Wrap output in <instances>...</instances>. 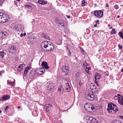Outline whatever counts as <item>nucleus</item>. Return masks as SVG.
Masks as SVG:
<instances>
[{"mask_svg": "<svg viewBox=\"0 0 123 123\" xmlns=\"http://www.w3.org/2000/svg\"><path fill=\"white\" fill-rule=\"evenodd\" d=\"M41 47L43 50L45 51L44 48L46 49V51H52L54 49V44L51 42L47 41H44L42 43Z\"/></svg>", "mask_w": 123, "mask_h": 123, "instance_id": "1", "label": "nucleus"}, {"mask_svg": "<svg viewBox=\"0 0 123 123\" xmlns=\"http://www.w3.org/2000/svg\"><path fill=\"white\" fill-rule=\"evenodd\" d=\"M107 110L109 113L115 112L118 111L116 105L112 103L108 104Z\"/></svg>", "mask_w": 123, "mask_h": 123, "instance_id": "2", "label": "nucleus"}, {"mask_svg": "<svg viewBox=\"0 0 123 123\" xmlns=\"http://www.w3.org/2000/svg\"><path fill=\"white\" fill-rule=\"evenodd\" d=\"M95 95L92 92H90L86 94V98L89 100H92L94 99Z\"/></svg>", "mask_w": 123, "mask_h": 123, "instance_id": "3", "label": "nucleus"}, {"mask_svg": "<svg viewBox=\"0 0 123 123\" xmlns=\"http://www.w3.org/2000/svg\"><path fill=\"white\" fill-rule=\"evenodd\" d=\"M94 14L97 17L100 18L103 17V12L101 10H96L94 12Z\"/></svg>", "mask_w": 123, "mask_h": 123, "instance_id": "4", "label": "nucleus"}, {"mask_svg": "<svg viewBox=\"0 0 123 123\" xmlns=\"http://www.w3.org/2000/svg\"><path fill=\"white\" fill-rule=\"evenodd\" d=\"M9 19V18L8 14H6L3 13L1 21L2 23H4L8 21Z\"/></svg>", "mask_w": 123, "mask_h": 123, "instance_id": "5", "label": "nucleus"}, {"mask_svg": "<svg viewBox=\"0 0 123 123\" xmlns=\"http://www.w3.org/2000/svg\"><path fill=\"white\" fill-rule=\"evenodd\" d=\"M9 53L11 55L15 53L16 50V46H12L9 47L8 49Z\"/></svg>", "mask_w": 123, "mask_h": 123, "instance_id": "6", "label": "nucleus"}, {"mask_svg": "<svg viewBox=\"0 0 123 123\" xmlns=\"http://www.w3.org/2000/svg\"><path fill=\"white\" fill-rule=\"evenodd\" d=\"M62 70L63 73H64L65 75H67L68 74L69 72L68 68V66H65L64 67L63 66L62 68Z\"/></svg>", "mask_w": 123, "mask_h": 123, "instance_id": "7", "label": "nucleus"}, {"mask_svg": "<svg viewBox=\"0 0 123 123\" xmlns=\"http://www.w3.org/2000/svg\"><path fill=\"white\" fill-rule=\"evenodd\" d=\"M14 28L17 31H22L24 29V27L23 25L19 24L15 26Z\"/></svg>", "mask_w": 123, "mask_h": 123, "instance_id": "8", "label": "nucleus"}, {"mask_svg": "<svg viewBox=\"0 0 123 123\" xmlns=\"http://www.w3.org/2000/svg\"><path fill=\"white\" fill-rule=\"evenodd\" d=\"M35 39L33 36H30L27 38L26 40L28 41L29 43H33V42L35 40Z\"/></svg>", "mask_w": 123, "mask_h": 123, "instance_id": "9", "label": "nucleus"}, {"mask_svg": "<svg viewBox=\"0 0 123 123\" xmlns=\"http://www.w3.org/2000/svg\"><path fill=\"white\" fill-rule=\"evenodd\" d=\"M88 121L89 122L92 123H98V122L97 120L92 117H89Z\"/></svg>", "mask_w": 123, "mask_h": 123, "instance_id": "10", "label": "nucleus"}, {"mask_svg": "<svg viewBox=\"0 0 123 123\" xmlns=\"http://www.w3.org/2000/svg\"><path fill=\"white\" fill-rule=\"evenodd\" d=\"M57 24H59V26L63 27H64V22L63 20H58V19L56 20Z\"/></svg>", "mask_w": 123, "mask_h": 123, "instance_id": "11", "label": "nucleus"}, {"mask_svg": "<svg viewBox=\"0 0 123 123\" xmlns=\"http://www.w3.org/2000/svg\"><path fill=\"white\" fill-rule=\"evenodd\" d=\"M41 66L43 68H45V69H48L49 68V67L48 65L47 62H42Z\"/></svg>", "mask_w": 123, "mask_h": 123, "instance_id": "12", "label": "nucleus"}, {"mask_svg": "<svg viewBox=\"0 0 123 123\" xmlns=\"http://www.w3.org/2000/svg\"><path fill=\"white\" fill-rule=\"evenodd\" d=\"M45 72V71L44 70H42L41 69H37L36 71V74L39 75L43 74Z\"/></svg>", "mask_w": 123, "mask_h": 123, "instance_id": "13", "label": "nucleus"}, {"mask_svg": "<svg viewBox=\"0 0 123 123\" xmlns=\"http://www.w3.org/2000/svg\"><path fill=\"white\" fill-rule=\"evenodd\" d=\"M101 75L99 73H96L95 74L94 78L96 80H98L102 78Z\"/></svg>", "mask_w": 123, "mask_h": 123, "instance_id": "14", "label": "nucleus"}, {"mask_svg": "<svg viewBox=\"0 0 123 123\" xmlns=\"http://www.w3.org/2000/svg\"><path fill=\"white\" fill-rule=\"evenodd\" d=\"M52 105L50 104H46L45 105L44 108L46 110H49L52 108Z\"/></svg>", "mask_w": 123, "mask_h": 123, "instance_id": "15", "label": "nucleus"}, {"mask_svg": "<svg viewBox=\"0 0 123 123\" xmlns=\"http://www.w3.org/2000/svg\"><path fill=\"white\" fill-rule=\"evenodd\" d=\"M54 86V85L53 83H50L47 86V89L49 90H50L52 89H53Z\"/></svg>", "mask_w": 123, "mask_h": 123, "instance_id": "16", "label": "nucleus"}, {"mask_svg": "<svg viewBox=\"0 0 123 123\" xmlns=\"http://www.w3.org/2000/svg\"><path fill=\"white\" fill-rule=\"evenodd\" d=\"M91 106L88 105L87 104H86L85 105L84 108L85 109L91 112Z\"/></svg>", "mask_w": 123, "mask_h": 123, "instance_id": "17", "label": "nucleus"}, {"mask_svg": "<svg viewBox=\"0 0 123 123\" xmlns=\"http://www.w3.org/2000/svg\"><path fill=\"white\" fill-rule=\"evenodd\" d=\"M58 90L60 94H62L63 93L64 89L62 87V85H61L59 86L58 88Z\"/></svg>", "mask_w": 123, "mask_h": 123, "instance_id": "18", "label": "nucleus"}, {"mask_svg": "<svg viewBox=\"0 0 123 123\" xmlns=\"http://www.w3.org/2000/svg\"><path fill=\"white\" fill-rule=\"evenodd\" d=\"M38 2L40 4L42 5H46L47 4V2L43 0H39Z\"/></svg>", "mask_w": 123, "mask_h": 123, "instance_id": "19", "label": "nucleus"}, {"mask_svg": "<svg viewBox=\"0 0 123 123\" xmlns=\"http://www.w3.org/2000/svg\"><path fill=\"white\" fill-rule=\"evenodd\" d=\"M66 86L65 87V89L68 91V92H69L71 89V87L68 83H66Z\"/></svg>", "mask_w": 123, "mask_h": 123, "instance_id": "20", "label": "nucleus"}, {"mask_svg": "<svg viewBox=\"0 0 123 123\" xmlns=\"http://www.w3.org/2000/svg\"><path fill=\"white\" fill-rule=\"evenodd\" d=\"M118 101L120 104L123 105V98L122 97H121V98L119 97Z\"/></svg>", "mask_w": 123, "mask_h": 123, "instance_id": "21", "label": "nucleus"}, {"mask_svg": "<svg viewBox=\"0 0 123 123\" xmlns=\"http://www.w3.org/2000/svg\"><path fill=\"white\" fill-rule=\"evenodd\" d=\"M2 98L3 100L5 101L9 98L10 97L9 95L6 94L4 95Z\"/></svg>", "mask_w": 123, "mask_h": 123, "instance_id": "22", "label": "nucleus"}, {"mask_svg": "<svg viewBox=\"0 0 123 123\" xmlns=\"http://www.w3.org/2000/svg\"><path fill=\"white\" fill-rule=\"evenodd\" d=\"M35 75V73H34L33 71L31 70L30 72L29 76L31 78H32Z\"/></svg>", "mask_w": 123, "mask_h": 123, "instance_id": "23", "label": "nucleus"}, {"mask_svg": "<svg viewBox=\"0 0 123 123\" xmlns=\"http://www.w3.org/2000/svg\"><path fill=\"white\" fill-rule=\"evenodd\" d=\"M30 70V68H28L27 67L25 68L24 71V75L25 77L26 76V74Z\"/></svg>", "mask_w": 123, "mask_h": 123, "instance_id": "24", "label": "nucleus"}, {"mask_svg": "<svg viewBox=\"0 0 123 123\" xmlns=\"http://www.w3.org/2000/svg\"><path fill=\"white\" fill-rule=\"evenodd\" d=\"M85 68V71L88 74H90L91 73L89 70L91 69V68L90 67H89L87 68Z\"/></svg>", "mask_w": 123, "mask_h": 123, "instance_id": "25", "label": "nucleus"}, {"mask_svg": "<svg viewBox=\"0 0 123 123\" xmlns=\"http://www.w3.org/2000/svg\"><path fill=\"white\" fill-rule=\"evenodd\" d=\"M6 54V53L4 52L3 51H0V56H1V57L2 58H3L4 57V55Z\"/></svg>", "mask_w": 123, "mask_h": 123, "instance_id": "26", "label": "nucleus"}, {"mask_svg": "<svg viewBox=\"0 0 123 123\" xmlns=\"http://www.w3.org/2000/svg\"><path fill=\"white\" fill-rule=\"evenodd\" d=\"M32 115L34 116H37L38 114V111L37 110H34L32 112Z\"/></svg>", "mask_w": 123, "mask_h": 123, "instance_id": "27", "label": "nucleus"}, {"mask_svg": "<svg viewBox=\"0 0 123 123\" xmlns=\"http://www.w3.org/2000/svg\"><path fill=\"white\" fill-rule=\"evenodd\" d=\"M42 36L43 38L45 39H49V37L46 34H43Z\"/></svg>", "mask_w": 123, "mask_h": 123, "instance_id": "28", "label": "nucleus"}, {"mask_svg": "<svg viewBox=\"0 0 123 123\" xmlns=\"http://www.w3.org/2000/svg\"><path fill=\"white\" fill-rule=\"evenodd\" d=\"M111 123H122L121 121L119 120H115L112 121Z\"/></svg>", "mask_w": 123, "mask_h": 123, "instance_id": "29", "label": "nucleus"}, {"mask_svg": "<svg viewBox=\"0 0 123 123\" xmlns=\"http://www.w3.org/2000/svg\"><path fill=\"white\" fill-rule=\"evenodd\" d=\"M83 66L84 68H87L90 67L89 64L86 63V62H84L83 64Z\"/></svg>", "mask_w": 123, "mask_h": 123, "instance_id": "30", "label": "nucleus"}, {"mask_svg": "<svg viewBox=\"0 0 123 123\" xmlns=\"http://www.w3.org/2000/svg\"><path fill=\"white\" fill-rule=\"evenodd\" d=\"M7 34V33L6 32H3V35H2V37L1 38L3 39L4 38H6V35Z\"/></svg>", "mask_w": 123, "mask_h": 123, "instance_id": "31", "label": "nucleus"}, {"mask_svg": "<svg viewBox=\"0 0 123 123\" xmlns=\"http://www.w3.org/2000/svg\"><path fill=\"white\" fill-rule=\"evenodd\" d=\"M118 34L120 37L121 38H123V31L119 32H118Z\"/></svg>", "mask_w": 123, "mask_h": 123, "instance_id": "32", "label": "nucleus"}, {"mask_svg": "<svg viewBox=\"0 0 123 123\" xmlns=\"http://www.w3.org/2000/svg\"><path fill=\"white\" fill-rule=\"evenodd\" d=\"M80 48L81 50V53L82 54V55H85L86 52L81 47H80Z\"/></svg>", "mask_w": 123, "mask_h": 123, "instance_id": "33", "label": "nucleus"}, {"mask_svg": "<svg viewBox=\"0 0 123 123\" xmlns=\"http://www.w3.org/2000/svg\"><path fill=\"white\" fill-rule=\"evenodd\" d=\"M116 31H115V29L114 28L112 29V31L111 32V34H116Z\"/></svg>", "mask_w": 123, "mask_h": 123, "instance_id": "34", "label": "nucleus"}, {"mask_svg": "<svg viewBox=\"0 0 123 123\" xmlns=\"http://www.w3.org/2000/svg\"><path fill=\"white\" fill-rule=\"evenodd\" d=\"M10 109V108L8 106H7L5 108V111L6 113L8 111V110Z\"/></svg>", "mask_w": 123, "mask_h": 123, "instance_id": "35", "label": "nucleus"}, {"mask_svg": "<svg viewBox=\"0 0 123 123\" xmlns=\"http://www.w3.org/2000/svg\"><path fill=\"white\" fill-rule=\"evenodd\" d=\"M87 2H85V0H83L82 1V3L81 5L82 6H84L85 5L87 4Z\"/></svg>", "mask_w": 123, "mask_h": 123, "instance_id": "36", "label": "nucleus"}, {"mask_svg": "<svg viewBox=\"0 0 123 123\" xmlns=\"http://www.w3.org/2000/svg\"><path fill=\"white\" fill-rule=\"evenodd\" d=\"M23 66L22 65H21L19 66L18 68V70L19 71H20L22 70Z\"/></svg>", "mask_w": 123, "mask_h": 123, "instance_id": "37", "label": "nucleus"}, {"mask_svg": "<svg viewBox=\"0 0 123 123\" xmlns=\"http://www.w3.org/2000/svg\"><path fill=\"white\" fill-rule=\"evenodd\" d=\"M25 8L27 7L30 9H32V7L30 5H25Z\"/></svg>", "mask_w": 123, "mask_h": 123, "instance_id": "38", "label": "nucleus"}, {"mask_svg": "<svg viewBox=\"0 0 123 123\" xmlns=\"http://www.w3.org/2000/svg\"><path fill=\"white\" fill-rule=\"evenodd\" d=\"M3 14V13L2 12L0 13V23H1V22Z\"/></svg>", "mask_w": 123, "mask_h": 123, "instance_id": "39", "label": "nucleus"}, {"mask_svg": "<svg viewBox=\"0 0 123 123\" xmlns=\"http://www.w3.org/2000/svg\"><path fill=\"white\" fill-rule=\"evenodd\" d=\"M7 82L8 84H9L11 86H12L14 85V83L13 82H12L10 81L8 82V81H7Z\"/></svg>", "mask_w": 123, "mask_h": 123, "instance_id": "40", "label": "nucleus"}, {"mask_svg": "<svg viewBox=\"0 0 123 123\" xmlns=\"http://www.w3.org/2000/svg\"><path fill=\"white\" fill-rule=\"evenodd\" d=\"M20 0H15L14 1V3L15 4V5L16 6H17V1L18 2H20Z\"/></svg>", "mask_w": 123, "mask_h": 123, "instance_id": "41", "label": "nucleus"}, {"mask_svg": "<svg viewBox=\"0 0 123 123\" xmlns=\"http://www.w3.org/2000/svg\"><path fill=\"white\" fill-rule=\"evenodd\" d=\"M26 33L25 32L23 34L21 33L20 35V36L21 37H22L23 36H25L26 35Z\"/></svg>", "mask_w": 123, "mask_h": 123, "instance_id": "42", "label": "nucleus"}, {"mask_svg": "<svg viewBox=\"0 0 123 123\" xmlns=\"http://www.w3.org/2000/svg\"><path fill=\"white\" fill-rule=\"evenodd\" d=\"M2 35H3V32L2 31L0 30V38H1L2 37Z\"/></svg>", "mask_w": 123, "mask_h": 123, "instance_id": "43", "label": "nucleus"}, {"mask_svg": "<svg viewBox=\"0 0 123 123\" xmlns=\"http://www.w3.org/2000/svg\"><path fill=\"white\" fill-rule=\"evenodd\" d=\"M118 47L119 48V49L120 50H121L122 49L123 46L122 45H121L120 44H119L118 45Z\"/></svg>", "mask_w": 123, "mask_h": 123, "instance_id": "44", "label": "nucleus"}, {"mask_svg": "<svg viewBox=\"0 0 123 123\" xmlns=\"http://www.w3.org/2000/svg\"><path fill=\"white\" fill-rule=\"evenodd\" d=\"M31 64H28L27 67L28 68H30V69H31Z\"/></svg>", "mask_w": 123, "mask_h": 123, "instance_id": "45", "label": "nucleus"}, {"mask_svg": "<svg viewBox=\"0 0 123 123\" xmlns=\"http://www.w3.org/2000/svg\"><path fill=\"white\" fill-rule=\"evenodd\" d=\"M119 97H118V96H117V95H115L114 96V98L115 100L117 99H119Z\"/></svg>", "mask_w": 123, "mask_h": 123, "instance_id": "46", "label": "nucleus"}, {"mask_svg": "<svg viewBox=\"0 0 123 123\" xmlns=\"http://www.w3.org/2000/svg\"><path fill=\"white\" fill-rule=\"evenodd\" d=\"M114 7L116 9H118L119 8L118 6L117 5H115Z\"/></svg>", "mask_w": 123, "mask_h": 123, "instance_id": "47", "label": "nucleus"}, {"mask_svg": "<svg viewBox=\"0 0 123 123\" xmlns=\"http://www.w3.org/2000/svg\"><path fill=\"white\" fill-rule=\"evenodd\" d=\"M91 111H93V110H94L95 109V108L94 107L91 106Z\"/></svg>", "mask_w": 123, "mask_h": 123, "instance_id": "48", "label": "nucleus"}, {"mask_svg": "<svg viewBox=\"0 0 123 123\" xmlns=\"http://www.w3.org/2000/svg\"><path fill=\"white\" fill-rule=\"evenodd\" d=\"M3 2V1L2 0H0V6L2 5Z\"/></svg>", "mask_w": 123, "mask_h": 123, "instance_id": "49", "label": "nucleus"}, {"mask_svg": "<svg viewBox=\"0 0 123 123\" xmlns=\"http://www.w3.org/2000/svg\"><path fill=\"white\" fill-rule=\"evenodd\" d=\"M98 80H95V83L98 85Z\"/></svg>", "mask_w": 123, "mask_h": 123, "instance_id": "50", "label": "nucleus"}, {"mask_svg": "<svg viewBox=\"0 0 123 123\" xmlns=\"http://www.w3.org/2000/svg\"><path fill=\"white\" fill-rule=\"evenodd\" d=\"M98 80H95V83L98 85Z\"/></svg>", "mask_w": 123, "mask_h": 123, "instance_id": "51", "label": "nucleus"}, {"mask_svg": "<svg viewBox=\"0 0 123 123\" xmlns=\"http://www.w3.org/2000/svg\"><path fill=\"white\" fill-rule=\"evenodd\" d=\"M99 21L98 20H97L95 21V23L96 24L97 23L99 22Z\"/></svg>", "mask_w": 123, "mask_h": 123, "instance_id": "52", "label": "nucleus"}, {"mask_svg": "<svg viewBox=\"0 0 123 123\" xmlns=\"http://www.w3.org/2000/svg\"><path fill=\"white\" fill-rule=\"evenodd\" d=\"M66 16L68 18H70V16H69V15H66Z\"/></svg>", "mask_w": 123, "mask_h": 123, "instance_id": "53", "label": "nucleus"}, {"mask_svg": "<svg viewBox=\"0 0 123 123\" xmlns=\"http://www.w3.org/2000/svg\"><path fill=\"white\" fill-rule=\"evenodd\" d=\"M119 117H120L121 118L123 119V116H119Z\"/></svg>", "mask_w": 123, "mask_h": 123, "instance_id": "54", "label": "nucleus"}, {"mask_svg": "<svg viewBox=\"0 0 123 123\" xmlns=\"http://www.w3.org/2000/svg\"><path fill=\"white\" fill-rule=\"evenodd\" d=\"M97 26V25L96 24H95L94 25V27H96Z\"/></svg>", "mask_w": 123, "mask_h": 123, "instance_id": "55", "label": "nucleus"}, {"mask_svg": "<svg viewBox=\"0 0 123 123\" xmlns=\"http://www.w3.org/2000/svg\"><path fill=\"white\" fill-rule=\"evenodd\" d=\"M108 6H108V4H107H107H106V7H108Z\"/></svg>", "mask_w": 123, "mask_h": 123, "instance_id": "56", "label": "nucleus"}, {"mask_svg": "<svg viewBox=\"0 0 123 123\" xmlns=\"http://www.w3.org/2000/svg\"><path fill=\"white\" fill-rule=\"evenodd\" d=\"M0 101H3V99H2V98H0Z\"/></svg>", "mask_w": 123, "mask_h": 123, "instance_id": "57", "label": "nucleus"}, {"mask_svg": "<svg viewBox=\"0 0 123 123\" xmlns=\"http://www.w3.org/2000/svg\"><path fill=\"white\" fill-rule=\"evenodd\" d=\"M121 96V95L120 94H117V96H118V97H119V96Z\"/></svg>", "mask_w": 123, "mask_h": 123, "instance_id": "58", "label": "nucleus"}, {"mask_svg": "<svg viewBox=\"0 0 123 123\" xmlns=\"http://www.w3.org/2000/svg\"><path fill=\"white\" fill-rule=\"evenodd\" d=\"M86 31H88L89 32V33L90 32V31H89V29H86Z\"/></svg>", "mask_w": 123, "mask_h": 123, "instance_id": "59", "label": "nucleus"}, {"mask_svg": "<svg viewBox=\"0 0 123 123\" xmlns=\"http://www.w3.org/2000/svg\"><path fill=\"white\" fill-rule=\"evenodd\" d=\"M18 108L19 109H20L21 107V106H18Z\"/></svg>", "mask_w": 123, "mask_h": 123, "instance_id": "60", "label": "nucleus"}, {"mask_svg": "<svg viewBox=\"0 0 123 123\" xmlns=\"http://www.w3.org/2000/svg\"><path fill=\"white\" fill-rule=\"evenodd\" d=\"M94 6L95 7H96L97 6V4H94Z\"/></svg>", "mask_w": 123, "mask_h": 123, "instance_id": "61", "label": "nucleus"}, {"mask_svg": "<svg viewBox=\"0 0 123 123\" xmlns=\"http://www.w3.org/2000/svg\"><path fill=\"white\" fill-rule=\"evenodd\" d=\"M121 71L122 72H123V68L121 70Z\"/></svg>", "mask_w": 123, "mask_h": 123, "instance_id": "62", "label": "nucleus"}, {"mask_svg": "<svg viewBox=\"0 0 123 123\" xmlns=\"http://www.w3.org/2000/svg\"><path fill=\"white\" fill-rule=\"evenodd\" d=\"M108 27H110V25L109 24H108Z\"/></svg>", "mask_w": 123, "mask_h": 123, "instance_id": "63", "label": "nucleus"}, {"mask_svg": "<svg viewBox=\"0 0 123 123\" xmlns=\"http://www.w3.org/2000/svg\"><path fill=\"white\" fill-rule=\"evenodd\" d=\"M120 17V16H119V15H118V16H117V18H119Z\"/></svg>", "mask_w": 123, "mask_h": 123, "instance_id": "64", "label": "nucleus"}]
</instances>
